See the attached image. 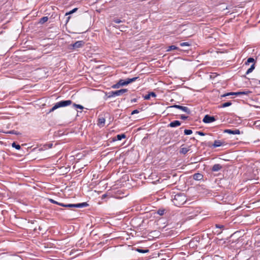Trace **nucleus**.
Listing matches in <instances>:
<instances>
[{"instance_id":"obj_1","label":"nucleus","mask_w":260,"mask_h":260,"mask_svg":"<svg viewBox=\"0 0 260 260\" xmlns=\"http://www.w3.org/2000/svg\"><path fill=\"white\" fill-rule=\"evenodd\" d=\"M186 198L184 193H177L175 194L172 199V201L174 205L180 207L184 204L186 202Z\"/></svg>"},{"instance_id":"obj_2","label":"nucleus","mask_w":260,"mask_h":260,"mask_svg":"<svg viewBox=\"0 0 260 260\" xmlns=\"http://www.w3.org/2000/svg\"><path fill=\"white\" fill-rule=\"evenodd\" d=\"M127 91V89H121L118 90L111 91L108 93V98H111L112 97H115L116 96H119L126 92Z\"/></svg>"},{"instance_id":"obj_3","label":"nucleus","mask_w":260,"mask_h":260,"mask_svg":"<svg viewBox=\"0 0 260 260\" xmlns=\"http://www.w3.org/2000/svg\"><path fill=\"white\" fill-rule=\"evenodd\" d=\"M72 104L71 100L61 101L55 104L54 109L64 107L71 105Z\"/></svg>"},{"instance_id":"obj_4","label":"nucleus","mask_w":260,"mask_h":260,"mask_svg":"<svg viewBox=\"0 0 260 260\" xmlns=\"http://www.w3.org/2000/svg\"><path fill=\"white\" fill-rule=\"evenodd\" d=\"M139 78V77H136L132 78H127L126 80L120 79L118 82L120 86L126 85L133 82H135Z\"/></svg>"},{"instance_id":"obj_5","label":"nucleus","mask_w":260,"mask_h":260,"mask_svg":"<svg viewBox=\"0 0 260 260\" xmlns=\"http://www.w3.org/2000/svg\"><path fill=\"white\" fill-rule=\"evenodd\" d=\"M84 45L83 41H78L75 43L70 45L69 48L71 50H75L82 47Z\"/></svg>"},{"instance_id":"obj_6","label":"nucleus","mask_w":260,"mask_h":260,"mask_svg":"<svg viewBox=\"0 0 260 260\" xmlns=\"http://www.w3.org/2000/svg\"><path fill=\"white\" fill-rule=\"evenodd\" d=\"M226 145L225 142L223 140H216L214 141L213 144L210 146L213 148L224 146Z\"/></svg>"},{"instance_id":"obj_7","label":"nucleus","mask_w":260,"mask_h":260,"mask_svg":"<svg viewBox=\"0 0 260 260\" xmlns=\"http://www.w3.org/2000/svg\"><path fill=\"white\" fill-rule=\"evenodd\" d=\"M170 108H175L176 109H180V110H182V111L185 112L187 114H190V110L187 107L182 106L178 105H174L173 106H171Z\"/></svg>"},{"instance_id":"obj_8","label":"nucleus","mask_w":260,"mask_h":260,"mask_svg":"<svg viewBox=\"0 0 260 260\" xmlns=\"http://www.w3.org/2000/svg\"><path fill=\"white\" fill-rule=\"evenodd\" d=\"M215 120V118L214 116L209 115H206L203 119V122L207 123L212 122Z\"/></svg>"},{"instance_id":"obj_9","label":"nucleus","mask_w":260,"mask_h":260,"mask_svg":"<svg viewBox=\"0 0 260 260\" xmlns=\"http://www.w3.org/2000/svg\"><path fill=\"white\" fill-rule=\"evenodd\" d=\"M126 138V135L125 134H120L113 137L112 138V141L115 142L117 141H121L122 139Z\"/></svg>"},{"instance_id":"obj_10","label":"nucleus","mask_w":260,"mask_h":260,"mask_svg":"<svg viewBox=\"0 0 260 260\" xmlns=\"http://www.w3.org/2000/svg\"><path fill=\"white\" fill-rule=\"evenodd\" d=\"M68 133L64 134L63 131H55L53 134L54 139H58L63 135H67Z\"/></svg>"},{"instance_id":"obj_11","label":"nucleus","mask_w":260,"mask_h":260,"mask_svg":"<svg viewBox=\"0 0 260 260\" xmlns=\"http://www.w3.org/2000/svg\"><path fill=\"white\" fill-rule=\"evenodd\" d=\"M105 123V119L102 116H100L98 119V125L100 128L104 126Z\"/></svg>"},{"instance_id":"obj_12","label":"nucleus","mask_w":260,"mask_h":260,"mask_svg":"<svg viewBox=\"0 0 260 260\" xmlns=\"http://www.w3.org/2000/svg\"><path fill=\"white\" fill-rule=\"evenodd\" d=\"M181 123L179 120H174L168 125V126L175 127L180 125Z\"/></svg>"},{"instance_id":"obj_13","label":"nucleus","mask_w":260,"mask_h":260,"mask_svg":"<svg viewBox=\"0 0 260 260\" xmlns=\"http://www.w3.org/2000/svg\"><path fill=\"white\" fill-rule=\"evenodd\" d=\"M156 94L154 92H150L148 94L145 95L144 96V98L146 100H148L150 99L151 97L155 98L156 97Z\"/></svg>"},{"instance_id":"obj_14","label":"nucleus","mask_w":260,"mask_h":260,"mask_svg":"<svg viewBox=\"0 0 260 260\" xmlns=\"http://www.w3.org/2000/svg\"><path fill=\"white\" fill-rule=\"evenodd\" d=\"M222 168V166L220 164H217L213 166L212 168V171L213 172H217Z\"/></svg>"},{"instance_id":"obj_15","label":"nucleus","mask_w":260,"mask_h":260,"mask_svg":"<svg viewBox=\"0 0 260 260\" xmlns=\"http://www.w3.org/2000/svg\"><path fill=\"white\" fill-rule=\"evenodd\" d=\"M193 178L196 180H201L203 178V175L200 173H196L193 175Z\"/></svg>"},{"instance_id":"obj_16","label":"nucleus","mask_w":260,"mask_h":260,"mask_svg":"<svg viewBox=\"0 0 260 260\" xmlns=\"http://www.w3.org/2000/svg\"><path fill=\"white\" fill-rule=\"evenodd\" d=\"M4 133L14 134L17 136L21 135V133L19 131H2Z\"/></svg>"},{"instance_id":"obj_17","label":"nucleus","mask_w":260,"mask_h":260,"mask_svg":"<svg viewBox=\"0 0 260 260\" xmlns=\"http://www.w3.org/2000/svg\"><path fill=\"white\" fill-rule=\"evenodd\" d=\"M88 205V204L86 202L76 204V208H83L87 207Z\"/></svg>"},{"instance_id":"obj_18","label":"nucleus","mask_w":260,"mask_h":260,"mask_svg":"<svg viewBox=\"0 0 260 260\" xmlns=\"http://www.w3.org/2000/svg\"><path fill=\"white\" fill-rule=\"evenodd\" d=\"M225 133H227L229 134L233 135H240L243 134V131H224Z\"/></svg>"},{"instance_id":"obj_19","label":"nucleus","mask_w":260,"mask_h":260,"mask_svg":"<svg viewBox=\"0 0 260 260\" xmlns=\"http://www.w3.org/2000/svg\"><path fill=\"white\" fill-rule=\"evenodd\" d=\"M59 206L64 207H68V208H73L75 207L76 208V204H64L62 203L61 204H59Z\"/></svg>"},{"instance_id":"obj_20","label":"nucleus","mask_w":260,"mask_h":260,"mask_svg":"<svg viewBox=\"0 0 260 260\" xmlns=\"http://www.w3.org/2000/svg\"><path fill=\"white\" fill-rule=\"evenodd\" d=\"M52 146H53L52 143H47V144L44 145L43 147L41 149H43V150L47 149L48 148H52Z\"/></svg>"},{"instance_id":"obj_21","label":"nucleus","mask_w":260,"mask_h":260,"mask_svg":"<svg viewBox=\"0 0 260 260\" xmlns=\"http://www.w3.org/2000/svg\"><path fill=\"white\" fill-rule=\"evenodd\" d=\"M189 149L187 147H181L180 150V153L185 154L188 151Z\"/></svg>"},{"instance_id":"obj_22","label":"nucleus","mask_w":260,"mask_h":260,"mask_svg":"<svg viewBox=\"0 0 260 260\" xmlns=\"http://www.w3.org/2000/svg\"><path fill=\"white\" fill-rule=\"evenodd\" d=\"M136 250L137 252H138L139 253H148L149 251V249H142L141 248H136Z\"/></svg>"},{"instance_id":"obj_23","label":"nucleus","mask_w":260,"mask_h":260,"mask_svg":"<svg viewBox=\"0 0 260 260\" xmlns=\"http://www.w3.org/2000/svg\"><path fill=\"white\" fill-rule=\"evenodd\" d=\"M255 68V64L254 63H253L251 67H250V68H249L247 71H246V74L247 75V74H249V73H251L253 70Z\"/></svg>"},{"instance_id":"obj_24","label":"nucleus","mask_w":260,"mask_h":260,"mask_svg":"<svg viewBox=\"0 0 260 260\" xmlns=\"http://www.w3.org/2000/svg\"><path fill=\"white\" fill-rule=\"evenodd\" d=\"M48 20V17L47 16H44L41 18L40 19L39 22L41 24H43L45 22H47Z\"/></svg>"},{"instance_id":"obj_25","label":"nucleus","mask_w":260,"mask_h":260,"mask_svg":"<svg viewBox=\"0 0 260 260\" xmlns=\"http://www.w3.org/2000/svg\"><path fill=\"white\" fill-rule=\"evenodd\" d=\"M179 49L178 47L175 45H171L168 47V49H167V51H170L172 50H178Z\"/></svg>"},{"instance_id":"obj_26","label":"nucleus","mask_w":260,"mask_h":260,"mask_svg":"<svg viewBox=\"0 0 260 260\" xmlns=\"http://www.w3.org/2000/svg\"><path fill=\"white\" fill-rule=\"evenodd\" d=\"M254 59L252 57H249L248 58L247 61L245 62V65H248L250 63L254 62Z\"/></svg>"},{"instance_id":"obj_27","label":"nucleus","mask_w":260,"mask_h":260,"mask_svg":"<svg viewBox=\"0 0 260 260\" xmlns=\"http://www.w3.org/2000/svg\"><path fill=\"white\" fill-rule=\"evenodd\" d=\"M12 146L13 148H16L17 150H20L21 148L20 145H19V144H16V143L15 142H13L12 144Z\"/></svg>"},{"instance_id":"obj_28","label":"nucleus","mask_w":260,"mask_h":260,"mask_svg":"<svg viewBox=\"0 0 260 260\" xmlns=\"http://www.w3.org/2000/svg\"><path fill=\"white\" fill-rule=\"evenodd\" d=\"M231 105H232V103L231 102H226V103L222 104L220 107L221 108H225V107H229V106H231Z\"/></svg>"},{"instance_id":"obj_29","label":"nucleus","mask_w":260,"mask_h":260,"mask_svg":"<svg viewBox=\"0 0 260 260\" xmlns=\"http://www.w3.org/2000/svg\"><path fill=\"white\" fill-rule=\"evenodd\" d=\"M77 10H78V9L76 8L73 9L72 10H71V11H69L68 12H67L66 13V16H67L68 15H70L71 14H73V13L75 12Z\"/></svg>"},{"instance_id":"obj_30","label":"nucleus","mask_w":260,"mask_h":260,"mask_svg":"<svg viewBox=\"0 0 260 260\" xmlns=\"http://www.w3.org/2000/svg\"><path fill=\"white\" fill-rule=\"evenodd\" d=\"M49 200V201L51 203L57 204V205H59V204H62L61 203H59V202H58L57 201H55V200H54L53 199H50Z\"/></svg>"},{"instance_id":"obj_31","label":"nucleus","mask_w":260,"mask_h":260,"mask_svg":"<svg viewBox=\"0 0 260 260\" xmlns=\"http://www.w3.org/2000/svg\"><path fill=\"white\" fill-rule=\"evenodd\" d=\"M73 106L76 107V108H77L80 109H83V107L82 105H78V104H76L75 103L73 104Z\"/></svg>"},{"instance_id":"obj_32","label":"nucleus","mask_w":260,"mask_h":260,"mask_svg":"<svg viewBox=\"0 0 260 260\" xmlns=\"http://www.w3.org/2000/svg\"><path fill=\"white\" fill-rule=\"evenodd\" d=\"M113 21L116 23H120V22H123L124 21H122L118 18H114L113 19Z\"/></svg>"},{"instance_id":"obj_33","label":"nucleus","mask_w":260,"mask_h":260,"mask_svg":"<svg viewBox=\"0 0 260 260\" xmlns=\"http://www.w3.org/2000/svg\"><path fill=\"white\" fill-rule=\"evenodd\" d=\"M250 93H251V91H249V90H247V91H241L240 92V95H248Z\"/></svg>"},{"instance_id":"obj_34","label":"nucleus","mask_w":260,"mask_h":260,"mask_svg":"<svg viewBox=\"0 0 260 260\" xmlns=\"http://www.w3.org/2000/svg\"><path fill=\"white\" fill-rule=\"evenodd\" d=\"M180 45L182 47L190 46V44L188 42H183V43H180Z\"/></svg>"},{"instance_id":"obj_35","label":"nucleus","mask_w":260,"mask_h":260,"mask_svg":"<svg viewBox=\"0 0 260 260\" xmlns=\"http://www.w3.org/2000/svg\"><path fill=\"white\" fill-rule=\"evenodd\" d=\"M215 227L216 228L221 229H224V226L223 225L218 224H216Z\"/></svg>"},{"instance_id":"obj_36","label":"nucleus","mask_w":260,"mask_h":260,"mask_svg":"<svg viewBox=\"0 0 260 260\" xmlns=\"http://www.w3.org/2000/svg\"><path fill=\"white\" fill-rule=\"evenodd\" d=\"M120 87V84H119V82H118L116 84L113 85L112 86V88H118Z\"/></svg>"},{"instance_id":"obj_37","label":"nucleus","mask_w":260,"mask_h":260,"mask_svg":"<svg viewBox=\"0 0 260 260\" xmlns=\"http://www.w3.org/2000/svg\"><path fill=\"white\" fill-rule=\"evenodd\" d=\"M164 210H160V209H159L158 211H157V213L160 215H164Z\"/></svg>"},{"instance_id":"obj_38","label":"nucleus","mask_w":260,"mask_h":260,"mask_svg":"<svg viewBox=\"0 0 260 260\" xmlns=\"http://www.w3.org/2000/svg\"><path fill=\"white\" fill-rule=\"evenodd\" d=\"M233 95V92H228L225 94H224L221 95V97H225L226 96H229V95Z\"/></svg>"},{"instance_id":"obj_39","label":"nucleus","mask_w":260,"mask_h":260,"mask_svg":"<svg viewBox=\"0 0 260 260\" xmlns=\"http://www.w3.org/2000/svg\"><path fill=\"white\" fill-rule=\"evenodd\" d=\"M197 133L202 136H205L206 135V134L203 133L202 131H197Z\"/></svg>"},{"instance_id":"obj_40","label":"nucleus","mask_w":260,"mask_h":260,"mask_svg":"<svg viewBox=\"0 0 260 260\" xmlns=\"http://www.w3.org/2000/svg\"><path fill=\"white\" fill-rule=\"evenodd\" d=\"M185 135H189L192 133V131H184Z\"/></svg>"},{"instance_id":"obj_41","label":"nucleus","mask_w":260,"mask_h":260,"mask_svg":"<svg viewBox=\"0 0 260 260\" xmlns=\"http://www.w3.org/2000/svg\"><path fill=\"white\" fill-rule=\"evenodd\" d=\"M139 112V111L138 110H137V109H136V110H134V111H133L132 112L131 114H132V115H134V114H135L138 113Z\"/></svg>"},{"instance_id":"obj_42","label":"nucleus","mask_w":260,"mask_h":260,"mask_svg":"<svg viewBox=\"0 0 260 260\" xmlns=\"http://www.w3.org/2000/svg\"><path fill=\"white\" fill-rule=\"evenodd\" d=\"M181 119H183V120H185L186 119H187L188 118V116H185L184 115H182L180 117Z\"/></svg>"},{"instance_id":"obj_43","label":"nucleus","mask_w":260,"mask_h":260,"mask_svg":"<svg viewBox=\"0 0 260 260\" xmlns=\"http://www.w3.org/2000/svg\"><path fill=\"white\" fill-rule=\"evenodd\" d=\"M233 95H240V92H233Z\"/></svg>"},{"instance_id":"obj_44","label":"nucleus","mask_w":260,"mask_h":260,"mask_svg":"<svg viewBox=\"0 0 260 260\" xmlns=\"http://www.w3.org/2000/svg\"><path fill=\"white\" fill-rule=\"evenodd\" d=\"M54 107H55V105L53 106V107L50 110V112H53V111H54L55 110H56V109H54Z\"/></svg>"},{"instance_id":"obj_45","label":"nucleus","mask_w":260,"mask_h":260,"mask_svg":"<svg viewBox=\"0 0 260 260\" xmlns=\"http://www.w3.org/2000/svg\"><path fill=\"white\" fill-rule=\"evenodd\" d=\"M137 101V99H133L132 100H131V102L132 103H135Z\"/></svg>"},{"instance_id":"obj_46","label":"nucleus","mask_w":260,"mask_h":260,"mask_svg":"<svg viewBox=\"0 0 260 260\" xmlns=\"http://www.w3.org/2000/svg\"><path fill=\"white\" fill-rule=\"evenodd\" d=\"M207 258H206V259H204V260H213V259H212V258H211V257H209V256H208Z\"/></svg>"},{"instance_id":"obj_47","label":"nucleus","mask_w":260,"mask_h":260,"mask_svg":"<svg viewBox=\"0 0 260 260\" xmlns=\"http://www.w3.org/2000/svg\"><path fill=\"white\" fill-rule=\"evenodd\" d=\"M125 27H125V26H124L121 25L120 26H119V29H120V28H121V29H123V28H125Z\"/></svg>"},{"instance_id":"obj_48","label":"nucleus","mask_w":260,"mask_h":260,"mask_svg":"<svg viewBox=\"0 0 260 260\" xmlns=\"http://www.w3.org/2000/svg\"><path fill=\"white\" fill-rule=\"evenodd\" d=\"M136 130H138V131L142 130V128L141 127H139Z\"/></svg>"},{"instance_id":"obj_49","label":"nucleus","mask_w":260,"mask_h":260,"mask_svg":"<svg viewBox=\"0 0 260 260\" xmlns=\"http://www.w3.org/2000/svg\"><path fill=\"white\" fill-rule=\"evenodd\" d=\"M70 16L68 17V18H67V22L69 21V20L70 19Z\"/></svg>"},{"instance_id":"obj_50","label":"nucleus","mask_w":260,"mask_h":260,"mask_svg":"<svg viewBox=\"0 0 260 260\" xmlns=\"http://www.w3.org/2000/svg\"><path fill=\"white\" fill-rule=\"evenodd\" d=\"M221 232H219L217 234L218 235V234H221Z\"/></svg>"}]
</instances>
